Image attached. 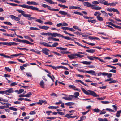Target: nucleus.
<instances>
[{"mask_svg": "<svg viewBox=\"0 0 121 121\" xmlns=\"http://www.w3.org/2000/svg\"><path fill=\"white\" fill-rule=\"evenodd\" d=\"M18 6L27 9H30L34 11H37L40 12H44L45 13H46V11L45 10H39V8L37 7H35L32 6H30L25 4H23V5L20 4L18 5Z\"/></svg>", "mask_w": 121, "mask_h": 121, "instance_id": "nucleus-1", "label": "nucleus"}, {"mask_svg": "<svg viewBox=\"0 0 121 121\" xmlns=\"http://www.w3.org/2000/svg\"><path fill=\"white\" fill-rule=\"evenodd\" d=\"M81 89L83 91V92L86 95H91L95 97H97L99 96V95H97L94 91H92L88 90V92L82 87H81Z\"/></svg>", "mask_w": 121, "mask_h": 121, "instance_id": "nucleus-2", "label": "nucleus"}, {"mask_svg": "<svg viewBox=\"0 0 121 121\" xmlns=\"http://www.w3.org/2000/svg\"><path fill=\"white\" fill-rule=\"evenodd\" d=\"M16 11L19 13H21V14L24 17H27L29 20H31L32 19H36L35 17H31V15H30L25 14V12L24 11L19 9H17Z\"/></svg>", "mask_w": 121, "mask_h": 121, "instance_id": "nucleus-3", "label": "nucleus"}, {"mask_svg": "<svg viewBox=\"0 0 121 121\" xmlns=\"http://www.w3.org/2000/svg\"><path fill=\"white\" fill-rule=\"evenodd\" d=\"M2 44L3 45H17V43L15 42H0V45Z\"/></svg>", "mask_w": 121, "mask_h": 121, "instance_id": "nucleus-4", "label": "nucleus"}, {"mask_svg": "<svg viewBox=\"0 0 121 121\" xmlns=\"http://www.w3.org/2000/svg\"><path fill=\"white\" fill-rule=\"evenodd\" d=\"M20 42L25 43L29 45H33V43L26 40H21L18 39V41Z\"/></svg>", "mask_w": 121, "mask_h": 121, "instance_id": "nucleus-5", "label": "nucleus"}, {"mask_svg": "<svg viewBox=\"0 0 121 121\" xmlns=\"http://www.w3.org/2000/svg\"><path fill=\"white\" fill-rule=\"evenodd\" d=\"M68 56L69 58L71 59L77 58L76 56V53L71 54L70 55H68Z\"/></svg>", "mask_w": 121, "mask_h": 121, "instance_id": "nucleus-6", "label": "nucleus"}, {"mask_svg": "<svg viewBox=\"0 0 121 121\" xmlns=\"http://www.w3.org/2000/svg\"><path fill=\"white\" fill-rule=\"evenodd\" d=\"M69 8L70 9H78L82 10V9L79 7L74 6H69Z\"/></svg>", "mask_w": 121, "mask_h": 121, "instance_id": "nucleus-7", "label": "nucleus"}, {"mask_svg": "<svg viewBox=\"0 0 121 121\" xmlns=\"http://www.w3.org/2000/svg\"><path fill=\"white\" fill-rule=\"evenodd\" d=\"M9 16L12 19H13L16 21H19L20 20L19 18L13 15H10Z\"/></svg>", "mask_w": 121, "mask_h": 121, "instance_id": "nucleus-8", "label": "nucleus"}, {"mask_svg": "<svg viewBox=\"0 0 121 121\" xmlns=\"http://www.w3.org/2000/svg\"><path fill=\"white\" fill-rule=\"evenodd\" d=\"M83 4L84 6L88 7H90L91 8L92 5H93L91 4L90 3L88 2H84Z\"/></svg>", "mask_w": 121, "mask_h": 121, "instance_id": "nucleus-9", "label": "nucleus"}, {"mask_svg": "<svg viewBox=\"0 0 121 121\" xmlns=\"http://www.w3.org/2000/svg\"><path fill=\"white\" fill-rule=\"evenodd\" d=\"M91 9L96 10H99L101 9L102 8L99 6H95L94 5H92Z\"/></svg>", "mask_w": 121, "mask_h": 121, "instance_id": "nucleus-10", "label": "nucleus"}, {"mask_svg": "<svg viewBox=\"0 0 121 121\" xmlns=\"http://www.w3.org/2000/svg\"><path fill=\"white\" fill-rule=\"evenodd\" d=\"M62 99L66 100H70L72 99V97L71 95L69 96L68 97H62Z\"/></svg>", "mask_w": 121, "mask_h": 121, "instance_id": "nucleus-11", "label": "nucleus"}, {"mask_svg": "<svg viewBox=\"0 0 121 121\" xmlns=\"http://www.w3.org/2000/svg\"><path fill=\"white\" fill-rule=\"evenodd\" d=\"M43 52L45 55H48V52L49 51V50L47 49L44 48L42 50Z\"/></svg>", "mask_w": 121, "mask_h": 121, "instance_id": "nucleus-12", "label": "nucleus"}, {"mask_svg": "<svg viewBox=\"0 0 121 121\" xmlns=\"http://www.w3.org/2000/svg\"><path fill=\"white\" fill-rule=\"evenodd\" d=\"M62 35L60 34L56 33H54L52 34V36L56 37H61Z\"/></svg>", "mask_w": 121, "mask_h": 121, "instance_id": "nucleus-13", "label": "nucleus"}, {"mask_svg": "<svg viewBox=\"0 0 121 121\" xmlns=\"http://www.w3.org/2000/svg\"><path fill=\"white\" fill-rule=\"evenodd\" d=\"M27 4L28 5L33 4L35 5H37V3L35 2L32 1H27L26 2Z\"/></svg>", "mask_w": 121, "mask_h": 121, "instance_id": "nucleus-14", "label": "nucleus"}, {"mask_svg": "<svg viewBox=\"0 0 121 121\" xmlns=\"http://www.w3.org/2000/svg\"><path fill=\"white\" fill-rule=\"evenodd\" d=\"M42 103L46 104L47 102L46 100H39V102H38V104L39 105H42Z\"/></svg>", "mask_w": 121, "mask_h": 121, "instance_id": "nucleus-15", "label": "nucleus"}, {"mask_svg": "<svg viewBox=\"0 0 121 121\" xmlns=\"http://www.w3.org/2000/svg\"><path fill=\"white\" fill-rule=\"evenodd\" d=\"M74 94L75 95H71L72 97V99L73 97H75V98H77V96H79V94L78 92H75L74 93Z\"/></svg>", "mask_w": 121, "mask_h": 121, "instance_id": "nucleus-16", "label": "nucleus"}, {"mask_svg": "<svg viewBox=\"0 0 121 121\" xmlns=\"http://www.w3.org/2000/svg\"><path fill=\"white\" fill-rule=\"evenodd\" d=\"M39 27V28L41 29H44L45 30H47L49 28V27L46 26H38Z\"/></svg>", "mask_w": 121, "mask_h": 121, "instance_id": "nucleus-17", "label": "nucleus"}, {"mask_svg": "<svg viewBox=\"0 0 121 121\" xmlns=\"http://www.w3.org/2000/svg\"><path fill=\"white\" fill-rule=\"evenodd\" d=\"M61 37L63 38H64L65 39L69 40H73V39L70 38V37H67V36H65L62 35Z\"/></svg>", "mask_w": 121, "mask_h": 121, "instance_id": "nucleus-18", "label": "nucleus"}, {"mask_svg": "<svg viewBox=\"0 0 121 121\" xmlns=\"http://www.w3.org/2000/svg\"><path fill=\"white\" fill-rule=\"evenodd\" d=\"M3 35L4 36H10L13 37H15V34H9L5 33H3Z\"/></svg>", "mask_w": 121, "mask_h": 121, "instance_id": "nucleus-19", "label": "nucleus"}, {"mask_svg": "<svg viewBox=\"0 0 121 121\" xmlns=\"http://www.w3.org/2000/svg\"><path fill=\"white\" fill-rule=\"evenodd\" d=\"M41 6H42L43 7L45 8H47L49 10H50V8H51V7L50 6H49L48 5H47L45 4H42V5Z\"/></svg>", "mask_w": 121, "mask_h": 121, "instance_id": "nucleus-20", "label": "nucleus"}, {"mask_svg": "<svg viewBox=\"0 0 121 121\" xmlns=\"http://www.w3.org/2000/svg\"><path fill=\"white\" fill-rule=\"evenodd\" d=\"M88 37L89 38L92 40H100L99 38L97 37H93L90 36H88Z\"/></svg>", "mask_w": 121, "mask_h": 121, "instance_id": "nucleus-21", "label": "nucleus"}, {"mask_svg": "<svg viewBox=\"0 0 121 121\" xmlns=\"http://www.w3.org/2000/svg\"><path fill=\"white\" fill-rule=\"evenodd\" d=\"M45 1L48 2L50 3V4H57V2H54L52 0H45Z\"/></svg>", "mask_w": 121, "mask_h": 121, "instance_id": "nucleus-22", "label": "nucleus"}, {"mask_svg": "<svg viewBox=\"0 0 121 121\" xmlns=\"http://www.w3.org/2000/svg\"><path fill=\"white\" fill-rule=\"evenodd\" d=\"M59 13L62 15H66L67 14V12L64 11H59Z\"/></svg>", "mask_w": 121, "mask_h": 121, "instance_id": "nucleus-23", "label": "nucleus"}, {"mask_svg": "<svg viewBox=\"0 0 121 121\" xmlns=\"http://www.w3.org/2000/svg\"><path fill=\"white\" fill-rule=\"evenodd\" d=\"M40 85L41 87L42 88H44V83L43 82V80H42L40 81Z\"/></svg>", "mask_w": 121, "mask_h": 121, "instance_id": "nucleus-24", "label": "nucleus"}, {"mask_svg": "<svg viewBox=\"0 0 121 121\" xmlns=\"http://www.w3.org/2000/svg\"><path fill=\"white\" fill-rule=\"evenodd\" d=\"M86 51L88 53H93L95 52V51L93 49H87L86 50Z\"/></svg>", "mask_w": 121, "mask_h": 121, "instance_id": "nucleus-25", "label": "nucleus"}, {"mask_svg": "<svg viewBox=\"0 0 121 121\" xmlns=\"http://www.w3.org/2000/svg\"><path fill=\"white\" fill-rule=\"evenodd\" d=\"M97 57L95 56V57H92L91 56H87V58L89 59L92 60H94V59H97Z\"/></svg>", "mask_w": 121, "mask_h": 121, "instance_id": "nucleus-26", "label": "nucleus"}, {"mask_svg": "<svg viewBox=\"0 0 121 121\" xmlns=\"http://www.w3.org/2000/svg\"><path fill=\"white\" fill-rule=\"evenodd\" d=\"M13 89L11 88L8 90H6V91L8 93H11L14 92V91L13 90Z\"/></svg>", "mask_w": 121, "mask_h": 121, "instance_id": "nucleus-27", "label": "nucleus"}, {"mask_svg": "<svg viewBox=\"0 0 121 121\" xmlns=\"http://www.w3.org/2000/svg\"><path fill=\"white\" fill-rule=\"evenodd\" d=\"M85 72L91 74L92 75L93 73H95V71L93 70L86 71Z\"/></svg>", "mask_w": 121, "mask_h": 121, "instance_id": "nucleus-28", "label": "nucleus"}, {"mask_svg": "<svg viewBox=\"0 0 121 121\" xmlns=\"http://www.w3.org/2000/svg\"><path fill=\"white\" fill-rule=\"evenodd\" d=\"M97 19L99 21H103V19L102 17H101L100 16H97L96 17Z\"/></svg>", "mask_w": 121, "mask_h": 121, "instance_id": "nucleus-29", "label": "nucleus"}, {"mask_svg": "<svg viewBox=\"0 0 121 121\" xmlns=\"http://www.w3.org/2000/svg\"><path fill=\"white\" fill-rule=\"evenodd\" d=\"M101 14V13H100L98 12H96L95 13L94 15L95 16H97V15L100 16Z\"/></svg>", "mask_w": 121, "mask_h": 121, "instance_id": "nucleus-30", "label": "nucleus"}, {"mask_svg": "<svg viewBox=\"0 0 121 121\" xmlns=\"http://www.w3.org/2000/svg\"><path fill=\"white\" fill-rule=\"evenodd\" d=\"M121 113V110L118 111L116 115V116L118 117H119L120 116V114Z\"/></svg>", "mask_w": 121, "mask_h": 121, "instance_id": "nucleus-31", "label": "nucleus"}, {"mask_svg": "<svg viewBox=\"0 0 121 121\" xmlns=\"http://www.w3.org/2000/svg\"><path fill=\"white\" fill-rule=\"evenodd\" d=\"M73 13H74V14H78V15H80L81 16L83 15V14L81 13H80V12H77V11L74 12H73Z\"/></svg>", "mask_w": 121, "mask_h": 121, "instance_id": "nucleus-32", "label": "nucleus"}, {"mask_svg": "<svg viewBox=\"0 0 121 121\" xmlns=\"http://www.w3.org/2000/svg\"><path fill=\"white\" fill-rule=\"evenodd\" d=\"M7 92H7L6 91V90L5 91H0V94H5L6 95H9V94Z\"/></svg>", "mask_w": 121, "mask_h": 121, "instance_id": "nucleus-33", "label": "nucleus"}, {"mask_svg": "<svg viewBox=\"0 0 121 121\" xmlns=\"http://www.w3.org/2000/svg\"><path fill=\"white\" fill-rule=\"evenodd\" d=\"M0 55L2 56H3L4 57L6 58H11V57L9 56L6 55H5L1 53L0 54Z\"/></svg>", "mask_w": 121, "mask_h": 121, "instance_id": "nucleus-34", "label": "nucleus"}, {"mask_svg": "<svg viewBox=\"0 0 121 121\" xmlns=\"http://www.w3.org/2000/svg\"><path fill=\"white\" fill-rule=\"evenodd\" d=\"M32 94L31 92H29L27 94L25 95V97H30L31 95Z\"/></svg>", "mask_w": 121, "mask_h": 121, "instance_id": "nucleus-35", "label": "nucleus"}, {"mask_svg": "<svg viewBox=\"0 0 121 121\" xmlns=\"http://www.w3.org/2000/svg\"><path fill=\"white\" fill-rule=\"evenodd\" d=\"M61 53L62 54H69L70 53V52L67 51H61Z\"/></svg>", "mask_w": 121, "mask_h": 121, "instance_id": "nucleus-36", "label": "nucleus"}, {"mask_svg": "<svg viewBox=\"0 0 121 121\" xmlns=\"http://www.w3.org/2000/svg\"><path fill=\"white\" fill-rule=\"evenodd\" d=\"M82 41L83 42H84V43H87V44H88L89 45H95V44L92 43H91L87 42L85 41H84V40H83Z\"/></svg>", "mask_w": 121, "mask_h": 121, "instance_id": "nucleus-37", "label": "nucleus"}, {"mask_svg": "<svg viewBox=\"0 0 121 121\" xmlns=\"http://www.w3.org/2000/svg\"><path fill=\"white\" fill-rule=\"evenodd\" d=\"M4 23L6 24L9 25H12V24L9 22L8 21L4 22Z\"/></svg>", "mask_w": 121, "mask_h": 121, "instance_id": "nucleus-38", "label": "nucleus"}, {"mask_svg": "<svg viewBox=\"0 0 121 121\" xmlns=\"http://www.w3.org/2000/svg\"><path fill=\"white\" fill-rule=\"evenodd\" d=\"M112 11L113 12H117V14H119L120 13H119V12L118 11V10H117V9H115L113 8H112Z\"/></svg>", "mask_w": 121, "mask_h": 121, "instance_id": "nucleus-39", "label": "nucleus"}, {"mask_svg": "<svg viewBox=\"0 0 121 121\" xmlns=\"http://www.w3.org/2000/svg\"><path fill=\"white\" fill-rule=\"evenodd\" d=\"M9 108L10 109L14 111H17V109L16 108L13 107H9Z\"/></svg>", "mask_w": 121, "mask_h": 121, "instance_id": "nucleus-40", "label": "nucleus"}, {"mask_svg": "<svg viewBox=\"0 0 121 121\" xmlns=\"http://www.w3.org/2000/svg\"><path fill=\"white\" fill-rule=\"evenodd\" d=\"M30 29L31 30H39V29H38L36 27H30Z\"/></svg>", "mask_w": 121, "mask_h": 121, "instance_id": "nucleus-41", "label": "nucleus"}, {"mask_svg": "<svg viewBox=\"0 0 121 121\" xmlns=\"http://www.w3.org/2000/svg\"><path fill=\"white\" fill-rule=\"evenodd\" d=\"M7 4H9L13 6H18V5L17 4L11 3H7Z\"/></svg>", "mask_w": 121, "mask_h": 121, "instance_id": "nucleus-42", "label": "nucleus"}, {"mask_svg": "<svg viewBox=\"0 0 121 121\" xmlns=\"http://www.w3.org/2000/svg\"><path fill=\"white\" fill-rule=\"evenodd\" d=\"M76 56H77L78 57L82 58L84 57V56L82 55L76 53Z\"/></svg>", "mask_w": 121, "mask_h": 121, "instance_id": "nucleus-43", "label": "nucleus"}, {"mask_svg": "<svg viewBox=\"0 0 121 121\" xmlns=\"http://www.w3.org/2000/svg\"><path fill=\"white\" fill-rule=\"evenodd\" d=\"M118 82V81L116 80H112L111 81H110L109 82V84H111L113 83H117Z\"/></svg>", "mask_w": 121, "mask_h": 121, "instance_id": "nucleus-44", "label": "nucleus"}, {"mask_svg": "<svg viewBox=\"0 0 121 121\" xmlns=\"http://www.w3.org/2000/svg\"><path fill=\"white\" fill-rule=\"evenodd\" d=\"M106 23L107 24L113 26V27L114 26V25H115V24H113L112 23L110 22H106Z\"/></svg>", "mask_w": 121, "mask_h": 121, "instance_id": "nucleus-45", "label": "nucleus"}, {"mask_svg": "<svg viewBox=\"0 0 121 121\" xmlns=\"http://www.w3.org/2000/svg\"><path fill=\"white\" fill-rule=\"evenodd\" d=\"M56 49H58L60 50H65L67 49V48H62V47H57L56 48Z\"/></svg>", "mask_w": 121, "mask_h": 121, "instance_id": "nucleus-46", "label": "nucleus"}, {"mask_svg": "<svg viewBox=\"0 0 121 121\" xmlns=\"http://www.w3.org/2000/svg\"><path fill=\"white\" fill-rule=\"evenodd\" d=\"M44 24H49L50 25H52L53 23L50 21H48L44 23Z\"/></svg>", "mask_w": 121, "mask_h": 121, "instance_id": "nucleus-47", "label": "nucleus"}, {"mask_svg": "<svg viewBox=\"0 0 121 121\" xmlns=\"http://www.w3.org/2000/svg\"><path fill=\"white\" fill-rule=\"evenodd\" d=\"M58 6H60L61 7H63L65 8H68V6L64 5H62L61 4H59L58 5Z\"/></svg>", "mask_w": 121, "mask_h": 121, "instance_id": "nucleus-48", "label": "nucleus"}, {"mask_svg": "<svg viewBox=\"0 0 121 121\" xmlns=\"http://www.w3.org/2000/svg\"><path fill=\"white\" fill-rule=\"evenodd\" d=\"M56 117H47L46 118L47 119H56Z\"/></svg>", "mask_w": 121, "mask_h": 121, "instance_id": "nucleus-49", "label": "nucleus"}, {"mask_svg": "<svg viewBox=\"0 0 121 121\" xmlns=\"http://www.w3.org/2000/svg\"><path fill=\"white\" fill-rule=\"evenodd\" d=\"M0 103H1L2 104V105H4V104H6L7 105V106L6 108H8V105H9V103H3L1 102H0Z\"/></svg>", "mask_w": 121, "mask_h": 121, "instance_id": "nucleus-50", "label": "nucleus"}, {"mask_svg": "<svg viewBox=\"0 0 121 121\" xmlns=\"http://www.w3.org/2000/svg\"><path fill=\"white\" fill-rule=\"evenodd\" d=\"M103 4L104 5L107 6L109 5V3H108V2L105 0H104Z\"/></svg>", "mask_w": 121, "mask_h": 121, "instance_id": "nucleus-51", "label": "nucleus"}, {"mask_svg": "<svg viewBox=\"0 0 121 121\" xmlns=\"http://www.w3.org/2000/svg\"><path fill=\"white\" fill-rule=\"evenodd\" d=\"M17 48L18 49L20 50H26L27 51H28L29 50L28 49L25 48H21L19 47H17Z\"/></svg>", "mask_w": 121, "mask_h": 121, "instance_id": "nucleus-52", "label": "nucleus"}, {"mask_svg": "<svg viewBox=\"0 0 121 121\" xmlns=\"http://www.w3.org/2000/svg\"><path fill=\"white\" fill-rule=\"evenodd\" d=\"M5 69L8 72H10L11 71V69L9 67H5Z\"/></svg>", "mask_w": 121, "mask_h": 121, "instance_id": "nucleus-53", "label": "nucleus"}, {"mask_svg": "<svg viewBox=\"0 0 121 121\" xmlns=\"http://www.w3.org/2000/svg\"><path fill=\"white\" fill-rule=\"evenodd\" d=\"M24 91V90L23 89H20L18 91V94H20L21 93H22Z\"/></svg>", "mask_w": 121, "mask_h": 121, "instance_id": "nucleus-54", "label": "nucleus"}, {"mask_svg": "<svg viewBox=\"0 0 121 121\" xmlns=\"http://www.w3.org/2000/svg\"><path fill=\"white\" fill-rule=\"evenodd\" d=\"M73 28L74 29H76L80 31H81V30L77 26H73Z\"/></svg>", "mask_w": 121, "mask_h": 121, "instance_id": "nucleus-55", "label": "nucleus"}, {"mask_svg": "<svg viewBox=\"0 0 121 121\" xmlns=\"http://www.w3.org/2000/svg\"><path fill=\"white\" fill-rule=\"evenodd\" d=\"M36 21L40 23H43V22L39 19H37L36 20Z\"/></svg>", "mask_w": 121, "mask_h": 121, "instance_id": "nucleus-56", "label": "nucleus"}, {"mask_svg": "<svg viewBox=\"0 0 121 121\" xmlns=\"http://www.w3.org/2000/svg\"><path fill=\"white\" fill-rule=\"evenodd\" d=\"M50 10L52 11H58L59 10V9H55L53 8L51 9L50 8Z\"/></svg>", "mask_w": 121, "mask_h": 121, "instance_id": "nucleus-57", "label": "nucleus"}, {"mask_svg": "<svg viewBox=\"0 0 121 121\" xmlns=\"http://www.w3.org/2000/svg\"><path fill=\"white\" fill-rule=\"evenodd\" d=\"M36 104H38V102H36V103H34L32 104H30L29 106H33L35 105Z\"/></svg>", "mask_w": 121, "mask_h": 121, "instance_id": "nucleus-58", "label": "nucleus"}, {"mask_svg": "<svg viewBox=\"0 0 121 121\" xmlns=\"http://www.w3.org/2000/svg\"><path fill=\"white\" fill-rule=\"evenodd\" d=\"M92 3L94 4L97 5L99 4V2L96 1H94L92 2Z\"/></svg>", "mask_w": 121, "mask_h": 121, "instance_id": "nucleus-59", "label": "nucleus"}, {"mask_svg": "<svg viewBox=\"0 0 121 121\" xmlns=\"http://www.w3.org/2000/svg\"><path fill=\"white\" fill-rule=\"evenodd\" d=\"M69 87L71 88H72L73 89H75V88L76 87L74 86L73 85H70L69 86Z\"/></svg>", "mask_w": 121, "mask_h": 121, "instance_id": "nucleus-60", "label": "nucleus"}, {"mask_svg": "<svg viewBox=\"0 0 121 121\" xmlns=\"http://www.w3.org/2000/svg\"><path fill=\"white\" fill-rule=\"evenodd\" d=\"M17 23L20 24L22 25H24V24L23 23V21H19L17 22Z\"/></svg>", "mask_w": 121, "mask_h": 121, "instance_id": "nucleus-61", "label": "nucleus"}, {"mask_svg": "<svg viewBox=\"0 0 121 121\" xmlns=\"http://www.w3.org/2000/svg\"><path fill=\"white\" fill-rule=\"evenodd\" d=\"M94 111L95 112H99L100 111V110L98 109H95L94 110Z\"/></svg>", "mask_w": 121, "mask_h": 121, "instance_id": "nucleus-62", "label": "nucleus"}, {"mask_svg": "<svg viewBox=\"0 0 121 121\" xmlns=\"http://www.w3.org/2000/svg\"><path fill=\"white\" fill-rule=\"evenodd\" d=\"M101 102L103 104H107L109 103V102L108 101H101Z\"/></svg>", "mask_w": 121, "mask_h": 121, "instance_id": "nucleus-63", "label": "nucleus"}, {"mask_svg": "<svg viewBox=\"0 0 121 121\" xmlns=\"http://www.w3.org/2000/svg\"><path fill=\"white\" fill-rule=\"evenodd\" d=\"M90 111V110L89 109L87 111L85 112H82V114L83 115H85L87 113Z\"/></svg>", "mask_w": 121, "mask_h": 121, "instance_id": "nucleus-64", "label": "nucleus"}]
</instances>
